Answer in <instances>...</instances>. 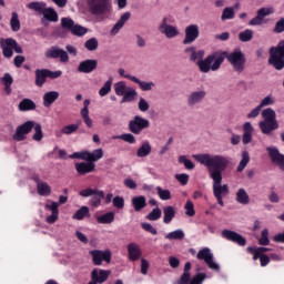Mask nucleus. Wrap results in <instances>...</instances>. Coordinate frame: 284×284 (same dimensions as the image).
<instances>
[{
  "instance_id": "obj_14",
  "label": "nucleus",
  "mask_w": 284,
  "mask_h": 284,
  "mask_svg": "<svg viewBox=\"0 0 284 284\" xmlns=\"http://www.w3.org/2000/svg\"><path fill=\"white\" fill-rule=\"evenodd\" d=\"M266 152L274 165H277L280 170L284 171V154L278 151L276 146L266 148Z\"/></svg>"
},
{
  "instance_id": "obj_34",
  "label": "nucleus",
  "mask_w": 284,
  "mask_h": 284,
  "mask_svg": "<svg viewBox=\"0 0 284 284\" xmlns=\"http://www.w3.org/2000/svg\"><path fill=\"white\" fill-rule=\"evenodd\" d=\"M0 81L4 85L6 94H12V83H14L12 75L10 73H4Z\"/></svg>"
},
{
  "instance_id": "obj_47",
  "label": "nucleus",
  "mask_w": 284,
  "mask_h": 284,
  "mask_svg": "<svg viewBox=\"0 0 284 284\" xmlns=\"http://www.w3.org/2000/svg\"><path fill=\"white\" fill-rule=\"evenodd\" d=\"M239 39L242 41V43H247V41H252V39H254V31L251 29L241 31L239 33Z\"/></svg>"
},
{
  "instance_id": "obj_10",
  "label": "nucleus",
  "mask_w": 284,
  "mask_h": 284,
  "mask_svg": "<svg viewBox=\"0 0 284 284\" xmlns=\"http://www.w3.org/2000/svg\"><path fill=\"white\" fill-rule=\"evenodd\" d=\"M33 128H34V121H27L22 123L16 129V132L12 135L13 141H18V142L26 141V139L28 138V134L32 132Z\"/></svg>"
},
{
  "instance_id": "obj_13",
  "label": "nucleus",
  "mask_w": 284,
  "mask_h": 284,
  "mask_svg": "<svg viewBox=\"0 0 284 284\" xmlns=\"http://www.w3.org/2000/svg\"><path fill=\"white\" fill-rule=\"evenodd\" d=\"M45 57L47 59H59L61 63H68V61H70L68 52L59 47H51L45 52Z\"/></svg>"
},
{
  "instance_id": "obj_55",
  "label": "nucleus",
  "mask_w": 284,
  "mask_h": 284,
  "mask_svg": "<svg viewBox=\"0 0 284 284\" xmlns=\"http://www.w3.org/2000/svg\"><path fill=\"white\" fill-rule=\"evenodd\" d=\"M74 20H72L71 18L61 19V28H63L64 30H69L70 32H72V28H74Z\"/></svg>"
},
{
  "instance_id": "obj_23",
  "label": "nucleus",
  "mask_w": 284,
  "mask_h": 284,
  "mask_svg": "<svg viewBox=\"0 0 284 284\" xmlns=\"http://www.w3.org/2000/svg\"><path fill=\"white\" fill-rule=\"evenodd\" d=\"M129 261H139L141 256H143V251H141V246L139 244L131 242L126 246Z\"/></svg>"
},
{
  "instance_id": "obj_2",
  "label": "nucleus",
  "mask_w": 284,
  "mask_h": 284,
  "mask_svg": "<svg viewBox=\"0 0 284 284\" xmlns=\"http://www.w3.org/2000/svg\"><path fill=\"white\" fill-rule=\"evenodd\" d=\"M87 7L92 17H110L112 0H87Z\"/></svg>"
},
{
  "instance_id": "obj_3",
  "label": "nucleus",
  "mask_w": 284,
  "mask_h": 284,
  "mask_svg": "<svg viewBox=\"0 0 284 284\" xmlns=\"http://www.w3.org/2000/svg\"><path fill=\"white\" fill-rule=\"evenodd\" d=\"M223 61H225V53H213L199 62L197 68L204 74H207L210 71L216 72L223 64Z\"/></svg>"
},
{
  "instance_id": "obj_5",
  "label": "nucleus",
  "mask_w": 284,
  "mask_h": 284,
  "mask_svg": "<svg viewBox=\"0 0 284 284\" xmlns=\"http://www.w3.org/2000/svg\"><path fill=\"white\" fill-rule=\"evenodd\" d=\"M224 57L226 58V61L231 63L234 72H236L237 74H241L245 71L246 59H245V53L241 51V49H235L233 52L226 55L224 53Z\"/></svg>"
},
{
  "instance_id": "obj_45",
  "label": "nucleus",
  "mask_w": 284,
  "mask_h": 284,
  "mask_svg": "<svg viewBox=\"0 0 284 284\" xmlns=\"http://www.w3.org/2000/svg\"><path fill=\"white\" fill-rule=\"evenodd\" d=\"M262 121H276V111L272 108L262 111Z\"/></svg>"
},
{
  "instance_id": "obj_60",
  "label": "nucleus",
  "mask_w": 284,
  "mask_h": 284,
  "mask_svg": "<svg viewBox=\"0 0 284 284\" xmlns=\"http://www.w3.org/2000/svg\"><path fill=\"white\" fill-rule=\"evenodd\" d=\"M113 207L116 210H123L125 207V200L122 196H115L112 200Z\"/></svg>"
},
{
  "instance_id": "obj_53",
  "label": "nucleus",
  "mask_w": 284,
  "mask_h": 284,
  "mask_svg": "<svg viewBox=\"0 0 284 284\" xmlns=\"http://www.w3.org/2000/svg\"><path fill=\"white\" fill-rule=\"evenodd\" d=\"M113 139H120L121 141H124L125 143H130L131 145L136 143V138L132 133H124L121 135H115Z\"/></svg>"
},
{
  "instance_id": "obj_17",
  "label": "nucleus",
  "mask_w": 284,
  "mask_h": 284,
  "mask_svg": "<svg viewBox=\"0 0 284 284\" xmlns=\"http://www.w3.org/2000/svg\"><path fill=\"white\" fill-rule=\"evenodd\" d=\"M258 128L262 134H272L274 130H278V121L277 120H262L258 122Z\"/></svg>"
},
{
  "instance_id": "obj_38",
  "label": "nucleus",
  "mask_w": 284,
  "mask_h": 284,
  "mask_svg": "<svg viewBox=\"0 0 284 284\" xmlns=\"http://www.w3.org/2000/svg\"><path fill=\"white\" fill-rule=\"evenodd\" d=\"M79 128H81V123L65 125L61 129V132L55 133V136L61 138V134H67V135L74 134V132H77Z\"/></svg>"
},
{
  "instance_id": "obj_20",
  "label": "nucleus",
  "mask_w": 284,
  "mask_h": 284,
  "mask_svg": "<svg viewBox=\"0 0 284 284\" xmlns=\"http://www.w3.org/2000/svg\"><path fill=\"white\" fill-rule=\"evenodd\" d=\"M185 54H187L190 61H192L193 63H196V65H199V63H201V61H203V57H205V51H203V50L196 51V48L189 47L185 49Z\"/></svg>"
},
{
  "instance_id": "obj_32",
  "label": "nucleus",
  "mask_w": 284,
  "mask_h": 284,
  "mask_svg": "<svg viewBox=\"0 0 284 284\" xmlns=\"http://www.w3.org/2000/svg\"><path fill=\"white\" fill-rule=\"evenodd\" d=\"M43 105L44 108H51L52 103L59 99V91H49L43 94Z\"/></svg>"
},
{
  "instance_id": "obj_58",
  "label": "nucleus",
  "mask_w": 284,
  "mask_h": 284,
  "mask_svg": "<svg viewBox=\"0 0 284 284\" xmlns=\"http://www.w3.org/2000/svg\"><path fill=\"white\" fill-rule=\"evenodd\" d=\"M184 210L186 216H194L196 214V211L194 210V203L190 200L186 201Z\"/></svg>"
},
{
  "instance_id": "obj_25",
  "label": "nucleus",
  "mask_w": 284,
  "mask_h": 284,
  "mask_svg": "<svg viewBox=\"0 0 284 284\" xmlns=\"http://www.w3.org/2000/svg\"><path fill=\"white\" fill-rule=\"evenodd\" d=\"M97 65H99V61L97 60H84L80 62L78 71L83 72L84 74H90V72H94V70H97Z\"/></svg>"
},
{
  "instance_id": "obj_40",
  "label": "nucleus",
  "mask_w": 284,
  "mask_h": 284,
  "mask_svg": "<svg viewBox=\"0 0 284 284\" xmlns=\"http://www.w3.org/2000/svg\"><path fill=\"white\" fill-rule=\"evenodd\" d=\"M168 241H183L185 239V232L181 229L172 231L165 235Z\"/></svg>"
},
{
  "instance_id": "obj_41",
  "label": "nucleus",
  "mask_w": 284,
  "mask_h": 284,
  "mask_svg": "<svg viewBox=\"0 0 284 284\" xmlns=\"http://www.w3.org/2000/svg\"><path fill=\"white\" fill-rule=\"evenodd\" d=\"M28 10H32L33 12H37L38 14H43V11L45 10V2H39L33 1L27 4Z\"/></svg>"
},
{
  "instance_id": "obj_36",
  "label": "nucleus",
  "mask_w": 284,
  "mask_h": 284,
  "mask_svg": "<svg viewBox=\"0 0 284 284\" xmlns=\"http://www.w3.org/2000/svg\"><path fill=\"white\" fill-rule=\"evenodd\" d=\"M47 78H48L47 69L36 70V85H38V88H43V84L45 83Z\"/></svg>"
},
{
  "instance_id": "obj_51",
  "label": "nucleus",
  "mask_w": 284,
  "mask_h": 284,
  "mask_svg": "<svg viewBox=\"0 0 284 284\" xmlns=\"http://www.w3.org/2000/svg\"><path fill=\"white\" fill-rule=\"evenodd\" d=\"M112 92V78H109V80L103 84V87L99 90L100 97H108Z\"/></svg>"
},
{
  "instance_id": "obj_39",
  "label": "nucleus",
  "mask_w": 284,
  "mask_h": 284,
  "mask_svg": "<svg viewBox=\"0 0 284 284\" xmlns=\"http://www.w3.org/2000/svg\"><path fill=\"white\" fill-rule=\"evenodd\" d=\"M42 16L44 17V19H47V21H52L53 23H57V21H59V14L53 8L44 7V11L42 12Z\"/></svg>"
},
{
  "instance_id": "obj_27",
  "label": "nucleus",
  "mask_w": 284,
  "mask_h": 284,
  "mask_svg": "<svg viewBox=\"0 0 284 284\" xmlns=\"http://www.w3.org/2000/svg\"><path fill=\"white\" fill-rule=\"evenodd\" d=\"M95 168L97 165L92 162L75 163V170L81 176L90 174V172H94Z\"/></svg>"
},
{
  "instance_id": "obj_4",
  "label": "nucleus",
  "mask_w": 284,
  "mask_h": 284,
  "mask_svg": "<svg viewBox=\"0 0 284 284\" xmlns=\"http://www.w3.org/2000/svg\"><path fill=\"white\" fill-rule=\"evenodd\" d=\"M267 63L275 70H284V40H281L277 45L270 48Z\"/></svg>"
},
{
  "instance_id": "obj_11",
  "label": "nucleus",
  "mask_w": 284,
  "mask_h": 284,
  "mask_svg": "<svg viewBox=\"0 0 284 284\" xmlns=\"http://www.w3.org/2000/svg\"><path fill=\"white\" fill-rule=\"evenodd\" d=\"M172 20L169 17H165L162 19V22L159 27V31L161 32V34H164V37H166V39H174V37H179L180 32L179 29L171 23Z\"/></svg>"
},
{
  "instance_id": "obj_31",
  "label": "nucleus",
  "mask_w": 284,
  "mask_h": 284,
  "mask_svg": "<svg viewBox=\"0 0 284 284\" xmlns=\"http://www.w3.org/2000/svg\"><path fill=\"white\" fill-rule=\"evenodd\" d=\"M150 154H152V144H150V141L142 142L136 151V156L139 159H145V156H150Z\"/></svg>"
},
{
  "instance_id": "obj_26",
  "label": "nucleus",
  "mask_w": 284,
  "mask_h": 284,
  "mask_svg": "<svg viewBox=\"0 0 284 284\" xmlns=\"http://www.w3.org/2000/svg\"><path fill=\"white\" fill-rule=\"evenodd\" d=\"M243 135H242V143L243 145H247L252 143V136L254 134V126L252 125L251 122H245L243 124Z\"/></svg>"
},
{
  "instance_id": "obj_59",
  "label": "nucleus",
  "mask_w": 284,
  "mask_h": 284,
  "mask_svg": "<svg viewBox=\"0 0 284 284\" xmlns=\"http://www.w3.org/2000/svg\"><path fill=\"white\" fill-rule=\"evenodd\" d=\"M234 8H225L222 12L221 19L222 21H227L230 19H234Z\"/></svg>"
},
{
  "instance_id": "obj_19",
  "label": "nucleus",
  "mask_w": 284,
  "mask_h": 284,
  "mask_svg": "<svg viewBox=\"0 0 284 284\" xmlns=\"http://www.w3.org/2000/svg\"><path fill=\"white\" fill-rule=\"evenodd\" d=\"M199 39V26L190 24L185 28V38L183 40L184 45L194 43V40Z\"/></svg>"
},
{
  "instance_id": "obj_63",
  "label": "nucleus",
  "mask_w": 284,
  "mask_h": 284,
  "mask_svg": "<svg viewBox=\"0 0 284 284\" xmlns=\"http://www.w3.org/2000/svg\"><path fill=\"white\" fill-rule=\"evenodd\" d=\"M205 278H207V274L199 273L192 277L189 284H203V281H205Z\"/></svg>"
},
{
  "instance_id": "obj_56",
  "label": "nucleus",
  "mask_w": 284,
  "mask_h": 284,
  "mask_svg": "<svg viewBox=\"0 0 284 284\" xmlns=\"http://www.w3.org/2000/svg\"><path fill=\"white\" fill-rule=\"evenodd\" d=\"M161 209L155 207L146 215V219L148 221H159V219H161Z\"/></svg>"
},
{
  "instance_id": "obj_8",
  "label": "nucleus",
  "mask_w": 284,
  "mask_h": 284,
  "mask_svg": "<svg viewBox=\"0 0 284 284\" xmlns=\"http://www.w3.org/2000/svg\"><path fill=\"white\" fill-rule=\"evenodd\" d=\"M150 128V120L135 115L132 120L129 121V130L131 134H141L143 130H148Z\"/></svg>"
},
{
  "instance_id": "obj_62",
  "label": "nucleus",
  "mask_w": 284,
  "mask_h": 284,
  "mask_svg": "<svg viewBox=\"0 0 284 284\" xmlns=\"http://www.w3.org/2000/svg\"><path fill=\"white\" fill-rule=\"evenodd\" d=\"M88 156H90V151H81L72 153L69 155V159H81L82 161H88Z\"/></svg>"
},
{
  "instance_id": "obj_15",
  "label": "nucleus",
  "mask_w": 284,
  "mask_h": 284,
  "mask_svg": "<svg viewBox=\"0 0 284 284\" xmlns=\"http://www.w3.org/2000/svg\"><path fill=\"white\" fill-rule=\"evenodd\" d=\"M222 237L226 239V241H231L232 243H236L241 247H245V245H247V240L235 231L223 230Z\"/></svg>"
},
{
  "instance_id": "obj_48",
  "label": "nucleus",
  "mask_w": 284,
  "mask_h": 284,
  "mask_svg": "<svg viewBox=\"0 0 284 284\" xmlns=\"http://www.w3.org/2000/svg\"><path fill=\"white\" fill-rule=\"evenodd\" d=\"M89 32V29L81 26V24H74L72 30H71V33L74 36V37H85V33Z\"/></svg>"
},
{
  "instance_id": "obj_24",
  "label": "nucleus",
  "mask_w": 284,
  "mask_h": 284,
  "mask_svg": "<svg viewBox=\"0 0 284 284\" xmlns=\"http://www.w3.org/2000/svg\"><path fill=\"white\" fill-rule=\"evenodd\" d=\"M110 274H112L110 271L94 268L91 272V280L98 284H102L105 283V281H108Z\"/></svg>"
},
{
  "instance_id": "obj_49",
  "label": "nucleus",
  "mask_w": 284,
  "mask_h": 284,
  "mask_svg": "<svg viewBox=\"0 0 284 284\" xmlns=\"http://www.w3.org/2000/svg\"><path fill=\"white\" fill-rule=\"evenodd\" d=\"M247 163H250V153L247 151H244L242 153V160L240 161V164L237 165V172H243L245 168H247Z\"/></svg>"
},
{
  "instance_id": "obj_12",
  "label": "nucleus",
  "mask_w": 284,
  "mask_h": 284,
  "mask_svg": "<svg viewBox=\"0 0 284 284\" xmlns=\"http://www.w3.org/2000/svg\"><path fill=\"white\" fill-rule=\"evenodd\" d=\"M90 256H92L93 265H102L103 261L105 263H110L112 261V251L105 250H93L89 252Z\"/></svg>"
},
{
  "instance_id": "obj_28",
  "label": "nucleus",
  "mask_w": 284,
  "mask_h": 284,
  "mask_svg": "<svg viewBox=\"0 0 284 284\" xmlns=\"http://www.w3.org/2000/svg\"><path fill=\"white\" fill-rule=\"evenodd\" d=\"M34 181L37 183L38 194L40 196H50V194H52V189L50 185H48V183L39 180V178H34Z\"/></svg>"
},
{
  "instance_id": "obj_64",
  "label": "nucleus",
  "mask_w": 284,
  "mask_h": 284,
  "mask_svg": "<svg viewBox=\"0 0 284 284\" xmlns=\"http://www.w3.org/2000/svg\"><path fill=\"white\" fill-rule=\"evenodd\" d=\"M179 163H183L186 170H194V163L191 162V160H189L185 155H181L179 158Z\"/></svg>"
},
{
  "instance_id": "obj_42",
  "label": "nucleus",
  "mask_w": 284,
  "mask_h": 284,
  "mask_svg": "<svg viewBox=\"0 0 284 284\" xmlns=\"http://www.w3.org/2000/svg\"><path fill=\"white\" fill-rule=\"evenodd\" d=\"M79 194L84 199H88V196H105V193L103 191H99L97 189H90V187L80 191Z\"/></svg>"
},
{
  "instance_id": "obj_35",
  "label": "nucleus",
  "mask_w": 284,
  "mask_h": 284,
  "mask_svg": "<svg viewBox=\"0 0 284 284\" xmlns=\"http://www.w3.org/2000/svg\"><path fill=\"white\" fill-rule=\"evenodd\" d=\"M18 108L20 112H28L30 110H37V104L31 99H23L20 101Z\"/></svg>"
},
{
  "instance_id": "obj_29",
  "label": "nucleus",
  "mask_w": 284,
  "mask_h": 284,
  "mask_svg": "<svg viewBox=\"0 0 284 284\" xmlns=\"http://www.w3.org/2000/svg\"><path fill=\"white\" fill-rule=\"evenodd\" d=\"M131 204L135 212H141V210L148 206V200L143 195L134 196L131 199Z\"/></svg>"
},
{
  "instance_id": "obj_33",
  "label": "nucleus",
  "mask_w": 284,
  "mask_h": 284,
  "mask_svg": "<svg viewBox=\"0 0 284 284\" xmlns=\"http://www.w3.org/2000/svg\"><path fill=\"white\" fill-rule=\"evenodd\" d=\"M114 212H108L102 215H95L97 223H99L100 225H110V223H114Z\"/></svg>"
},
{
  "instance_id": "obj_52",
  "label": "nucleus",
  "mask_w": 284,
  "mask_h": 284,
  "mask_svg": "<svg viewBox=\"0 0 284 284\" xmlns=\"http://www.w3.org/2000/svg\"><path fill=\"white\" fill-rule=\"evenodd\" d=\"M156 192L161 201H170V199H172V193L168 189H162L161 186H156Z\"/></svg>"
},
{
  "instance_id": "obj_22",
  "label": "nucleus",
  "mask_w": 284,
  "mask_h": 284,
  "mask_svg": "<svg viewBox=\"0 0 284 284\" xmlns=\"http://www.w3.org/2000/svg\"><path fill=\"white\" fill-rule=\"evenodd\" d=\"M130 17H132V13H130V11L124 12L120 19L115 22V24L113 26V28L111 29L110 34L112 37H116L118 32H121V29L123 28V26H125V23H128V21H130Z\"/></svg>"
},
{
  "instance_id": "obj_21",
  "label": "nucleus",
  "mask_w": 284,
  "mask_h": 284,
  "mask_svg": "<svg viewBox=\"0 0 284 284\" xmlns=\"http://www.w3.org/2000/svg\"><path fill=\"white\" fill-rule=\"evenodd\" d=\"M45 210L51 212V215L47 216V223L50 225L57 223L59 221V204L58 202H51L44 205Z\"/></svg>"
},
{
  "instance_id": "obj_54",
  "label": "nucleus",
  "mask_w": 284,
  "mask_h": 284,
  "mask_svg": "<svg viewBox=\"0 0 284 284\" xmlns=\"http://www.w3.org/2000/svg\"><path fill=\"white\" fill-rule=\"evenodd\" d=\"M34 134L32 136L33 141H42L43 140V130L41 129V124L36 123L33 125Z\"/></svg>"
},
{
  "instance_id": "obj_1",
  "label": "nucleus",
  "mask_w": 284,
  "mask_h": 284,
  "mask_svg": "<svg viewBox=\"0 0 284 284\" xmlns=\"http://www.w3.org/2000/svg\"><path fill=\"white\" fill-rule=\"evenodd\" d=\"M193 159L207 169L210 179L213 181V196L223 207L225 205L223 199L230 194V186L221 183H223V173L230 168V159L225 155L210 153L194 154Z\"/></svg>"
},
{
  "instance_id": "obj_43",
  "label": "nucleus",
  "mask_w": 284,
  "mask_h": 284,
  "mask_svg": "<svg viewBox=\"0 0 284 284\" xmlns=\"http://www.w3.org/2000/svg\"><path fill=\"white\" fill-rule=\"evenodd\" d=\"M10 28L12 32H19V30H21V21L19 20V13H11Z\"/></svg>"
},
{
  "instance_id": "obj_6",
  "label": "nucleus",
  "mask_w": 284,
  "mask_h": 284,
  "mask_svg": "<svg viewBox=\"0 0 284 284\" xmlns=\"http://www.w3.org/2000/svg\"><path fill=\"white\" fill-rule=\"evenodd\" d=\"M0 48L2 50V54L4 59H12V57L14 55V52L17 54H23V49L21 48V45H19L17 40L12 38H7V39L1 38Z\"/></svg>"
},
{
  "instance_id": "obj_61",
  "label": "nucleus",
  "mask_w": 284,
  "mask_h": 284,
  "mask_svg": "<svg viewBox=\"0 0 284 284\" xmlns=\"http://www.w3.org/2000/svg\"><path fill=\"white\" fill-rule=\"evenodd\" d=\"M276 101L272 94L266 95L258 104V106L263 110V108H267V105H274Z\"/></svg>"
},
{
  "instance_id": "obj_37",
  "label": "nucleus",
  "mask_w": 284,
  "mask_h": 284,
  "mask_svg": "<svg viewBox=\"0 0 284 284\" xmlns=\"http://www.w3.org/2000/svg\"><path fill=\"white\" fill-rule=\"evenodd\" d=\"M235 201L240 203V205H247L250 203V195L245 189H239L236 192Z\"/></svg>"
},
{
  "instance_id": "obj_50",
  "label": "nucleus",
  "mask_w": 284,
  "mask_h": 284,
  "mask_svg": "<svg viewBox=\"0 0 284 284\" xmlns=\"http://www.w3.org/2000/svg\"><path fill=\"white\" fill-rule=\"evenodd\" d=\"M84 48L89 52H94L99 48V40L97 38H90L84 42Z\"/></svg>"
},
{
  "instance_id": "obj_30",
  "label": "nucleus",
  "mask_w": 284,
  "mask_h": 284,
  "mask_svg": "<svg viewBox=\"0 0 284 284\" xmlns=\"http://www.w3.org/2000/svg\"><path fill=\"white\" fill-rule=\"evenodd\" d=\"M174 216H176V209H174V206L169 205L163 207V223H165V225H170Z\"/></svg>"
},
{
  "instance_id": "obj_9",
  "label": "nucleus",
  "mask_w": 284,
  "mask_h": 284,
  "mask_svg": "<svg viewBox=\"0 0 284 284\" xmlns=\"http://www.w3.org/2000/svg\"><path fill=\"white\" fill-rule=\"evenodd\" d=\"M196 256L199 261H204L210 270H213L214 272H219L221 270V266H219V264L214 262V254H212L210 247H204L200 250Z\"/></svg>"
},
{
  "instance_id": "obj_7",
  "label": "nucleus",
  "mask_w": 284,
  "mask_h": 284,
  "mask_svg": "<svg viewBox=\"0 0 284 284\" xmlns=\"http://www.w3.org/2000/svg\"><path fill=\"white\" fill-rule=\"evenodd\" d=\"M113 88L116 97H122L121 103H132L138 97L136 90L128 88V84L123 81L116 82Z\"/></svg>"
},
{
  "instance_id": "obj_16",
  "label": "nucleus",
  "mask_w": 284,
  "mask_h": 284,
  "mask_svg": "<svg viewBox=\"0 0 284 284\" xmlns=\"http://www.w3.org/2000/svg\"><path fill=\"white\" fill-rule=\"evenodd\" d=\"M206 97H207V91H205V89L196 90L189 94L186 99V103L191 108H194V105H199V103H203Z\"/></svg>"
},
{
  "instance_id": "obj_57",
  "label": "nucleus",
  "mask_w": 284,
  "mask_h": 284,
  "mask_svg": "<svg viewBox=\"0 0 284 284\" xmlns=\"http://www.w3.org/2000/svg\"><path fill=\"white\" fill-rule=\"evenodd\" d=\"M270 243V231L267 229H264L261 232V237L258 239L260 245H267Z\"/></svg>"
},
{
  "instance_id": "obj_46",
  "label": "nucleus",
  "mask_w": 284,
  "mask_h": 284,
  "mask_svg": "<svg viewBox=\"0 0 284 284\" xmlns=\"http://www.w3.org/2000/svg\"><path fill=\"white\" fill-rule=\"evenodd\" d=\"M84 216H90V209L88 206H82L72 216L75 221H83Z\"/></svg>"
},
{
  "instance_id": "obj_44",
  "label": "nucleus",
  "mask_w": 284,
  "mask_h": 284,
  "mask_svg": "<svg viewBox=\"0 0 284 284\" xmlns=\"http://www.w3.org/2000/svg\"><path fill=\"white\" fill-rule=\"evenodd\" d=\"M101 159H103V149H97L93 152H89V163H97V161H101Z\"/></svg>"
},
{
  "instance_id": "obj_18",
  "label": "nucleus",
  "mask_w": 284,
  "mask_h": 284,
  "mask_svg": "<svg viewBox=\"0 0 284 284\" xmlns=\"http://www.w3.org/2000/svg\"><path fill=\"white\" fill-rule=\"evenodd\" d=\"M125 79H129V81H132L133 83H136L142 90V92H152L154 88H156V84L152 81H141L139 78L134 75H125Z\"/></svg>"
}]
</instances>
